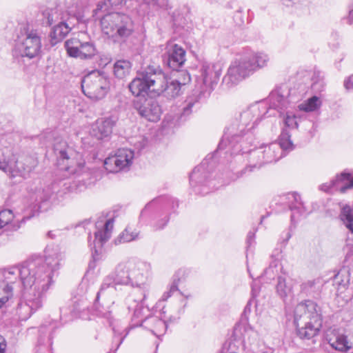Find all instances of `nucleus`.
<instances>
[{"label":"nucleus","instance_id":"nucleus-1","mask_svg":"<svg viewBox=\"0 0 353 353\" xmlns=\"http://www.w3.org/2000/svg\"><path fill=\"white\" fill-rule=\"evenodd\" d=\"M64 253L59 246H48L45 250V260L30 261L23 263L20 268L6 270L0 274V308L12 296L11 276L19 274L23 286V301L18 305V313L21 320H27L38 309L42 307L45 293L57 276Z\"/></svg>","mask_w":353,"mask_h":353},{"label":"nucleus","instance_id":"nucleus-2","mask_svg":"<svg viewBox=\"0 0 353 353\" xmlns=\"http://www.w3.org/2000/svg\"><path fill=\"white\" fill-rule=\"evenodd\" d=\"M126 1L100 0L93 10V17L100 20L102 32L114 42H124L134 32V23L129 15L110 10Z\"/></svg>","mask_w":353,"mask_h":353},{"label":"nucleus","instance_id":"nucleus-3","mask_svg":"<svg viewBox=\"0 0 353 353\" xmlns=\"http://www.w3.org/2000/svg\"><path fill=\"white\" fill-rule=\"evenodd\" d=\"M129 89L136 97L150 92L172 99L179 96L181 87L177 79L168 78L160 67L148 65L137 72L129 84Z\"/></svg>","mask_w":353,"mask_h":353},{"label":"nucleus","instance_id":"nucleus-4","mask_svg":"<svg viewBox=\"0 0 353 353\" xmlns=\"http://www.w3.org/2000/svg\"><path fill=\"white\" fill-rule=\"evenodd\" d=\"M260 107L254 105L243 111L239 118L236 119L226 130L218 146V150H225L232 154H236L241 152H245V142L243 137L250 130L253 128L260 115Z\"/></svg>","mask_w":353,"mask_h":353},{"label":"nucleus","instance_id":"nucleus-5","mask_svg":"<svg viewBox=\"0 0 353 353\" xmlns=\"http://www.w3.org/2000/svg\"><path fill=\"white\" fill-rule=\"evenodd\" d=\"M65 174L74 176L73 179L68 177L54 181L50 186L44 188H39L32 194V199L37 203L45 202L49 200L53 193H66L74 190L81 191L85 188L88 183V180L90 179V172L87 168L85 167L84 161L77 163V165H69L65 168Z\"/></svg>","mask_w":353,"mask_h":353},{"label":"nucleus","instance_id":"nucleus-6","mask_svg":"<svg viewBox=\"0 0 353 353\" xmlns=\"http://www.w3.org/2000/svg\"><path fill=\"white\" fill-rule=\"evenodd\" d=\"M293 148L294 145L290 139L289 132L283 130L279 137V142L262 144L250 152L248 165L241 171L240 176L247 172H251L259 170L265 164L276 162L284 155L285 151H290Z\"/></svg>","mask_w":353,"mask_h":353},{"label":"nucleus","instance_id":"nucleus-7","mask_svg":"<svg viewBox=\"0 0 353 353\" xmlns=\"http://www.w3.org/2000/svg\"><path fill=\"white\" fill-rule=\"evenodd\" d=\"M270 61L264 52H252L239 59L233 61L223 78V85L231 88L243 80L248 78L256 71L266 67Z\"/></svg>","mask_w":353,"mask_h":353},{"label":"nucleus","instance_id":"nucleus-8","mask_svg":"<svg viewBox=\"0 0 353 353\" xmlns=\"http://www.w3.org/2000/svg\"><path fill=\"white\" fill-rule=\"evenodd\" d=\"M294 323L301 339H310L317 335L322 318L316 303L308 300L297 304L294 310Z\"/></svg>","mask_w":353,"mask_h":353},{"label":"nucleus","instance_id":"nucleus-9","mask_svg":"<svg viewBox=\"0 0 353 353\" xmlns=\"http://www.w3.org/2000/svg\"><path fill=\"white\" fill-rule=\"evenodd\" d=\"M41 47V37L39 32L27 25L21 26L17 32L14 53L17 56L32 59L40 55Z\"/></svg>","mask_w":353,"mask_h":353},{"label":"nucleus","instance_id":"nucleus-10","mask_svg":"<svg viewBox=\"0 0 353 353\" xmlns=\"http://www.w3.org/2000/svg\"><path fill=\"white\" fill-rule=\"evenodd\" d=\"M82 91L92 100L103 99L110 88V82L104 72L93 70L85 75L81 81Z\"/></svg>","mask_w":353,"mask_h":353},{"label":"nucleus","instance_id":"nucleus-11","mask_svg":"<svg viewBox=\"0 0 353 353\" xmlns=\"http://www.w3.org/2000/svg\"><path fill=\"white\" fill-rule=\"evenodd\" d=\"M65 48L70 57L83 60L91 59L97 54L94 43L85 32H80L77 37L68 39Z\"/></svg>","mask_w":353,"mask_h":353},{"label":"nucleus","instance_id":"nucleus-12","mask_svg":"<svg viewBox=\"0 0 353 353\" xmlns=\"http://www.w3.org/2000/svg\"><path fill=\"white\" fill-rule=\"evenodd\" d=\"M222 69L221 63L202 62L200 68L201 74L196 80V88L209 96L214 86L219 81Z\"/></svg>","mask_w":353,"mask_h":353},{"label":"nucleus","instance_id":"nucleus-13","mask_svg":"<svg viewBox=\"0 0 353 353\" xmlns=\"http://www.w3.org/2000/svg\"><path fill=\"white\" fill-rule=\"evenodd\" d=\"M290 98L289 88L286 85H283L273 90L265 103L258 105L263 111V114H268L270 110H274L281 116L283 111L290 106L292 101Z\"/></svg>","mask_w":353,"mask_h":353},{"label":"nucleus","instance_id":"nucleus-14","mask_svg":"<svg viewBox=\"0 0 353 353\" xmlns=\"http://www.w3.org/2000/svg\"><path fill=\"white\" fill-rule=\"evenodd\" d=\"M6 163L7 168L6 169H2L3 172H9L13 177L19 176L27 178L36 168L38 162L34 157L28 156L17 161H15L14 157L12 159L10 158L6 159Z\"/></svg>","mask_w":353,"mask_h":353},{"label":"nucleus","instance_id":"nucleus-15","mask_svg":"<svg viewBox=\"0 0 353 353\" xmlns=\"http://www.w3.org/2000/svg\"><path fill=\"white\" fill-rule=\"evenodd\" d=\"M110 278H104L95 299V307L103 314L110 313L111 306L114 303L115 285Z\"/></svg>","mask_w":353,"mask_h":353},{"label":"nucleus","instance_id":"nucleus-16","mask_svg":"<svg viewBox=\"0 0 353 353\" xmlns=\"http://www.w3.org/2000/svg\"><path fill=\"white\" fill-rule=\"evenodd\" d=\"M134 152L128 148L119 149L114 155L105 159L104 166L110 172H117L128 169L132 163Z\"/></svg>","mask_w":353,"mask_h":353},{"label":"nucleus","instance_id":"nucleus-17","mask_svg":"<svg viewBox=\"0 0 353 353\" xmlns=\"http://www.w3.org/2000/svg\"><path fill=\"white\" fill-rule=\"evenodd\" d=\"M130 285L141 288L144 285L150 272V265L134 259H130Z\"/></svg>","mask_w":353,"mask_h":353},{"label":"nucleus","instance_id":"nucleus-18","mask_svg":"<svg viewBox=\"0 0 353 353\" xmlns=\"http://www.w3.org/2000/svg\"><path fill=\"white\" fill-rule=\"evenodd\" d=\"M118 117L116 115L98 119L92 125V135L97 139L109 137L112 134L113 128L116 125Z\"/></svg>","mask_w":353,"mask_h":353},{"label":"nucleus","instance_id":"nucleus-19","mask_svg":"<svg viewBox=\"0 0 353 353\" xmlns=\"http://www.w3.org/2000/svg\"><path fill=\"white\" fill-rule=\"evenodd\" d=\"M165 62L173 70H178L185 61V51L178 44L169 43L166 48Z\"/></svg>","mask_w":353,"mask_h":353},{"label":"nucleus","instance_id":"nucleus-20","mask_svg":"<svg viewBox=\"0 0 353 353\" xmlns=\"http://www.w3.org/2000/svg\"><path fill=\"white\" fill-rule=\"evenodd\" d=\"M233 337L236 341H241L243 346L247 347L257 341L258 333L249 324L241 323L234 327Z\"/></svg>","mask_w":353,"mask_h":353},{"label":"nucleus","instance_id":"nucleus-21","mask_svg":"<svg viewBox=\"0 0 353 353\" xmlns=\"http://www.w3.org/2000/svg\"><path fill=\"white\" fill-rule=\"evenodd\" d=\"M138 110L142 117L150 121L157 122L160 119L161 108L158 101L153 98L145 99Z\"/></svg>","mask_w":353,"mask_h":353},{"label":"nucleus","instance_id":"nucleus-22","mask_svg":"<svg viewBox=\"0 0 353 353\" xmlns=\"http://www.w3.org/2000/svg\"><path fill=\"white\" fill-rule=\"evenodd\" d=\"M130 259L119 263L114 272L105 276L110 278L111 283L116 285H130Z\"/></svg>","mask_w":353,"mask_h":353},{"label":"nucleus","instance_id":"nucleus-23","mask_svg":"<svg viewBox=\"0 0 353 353\" xmlns=\"http://www.w3.org/2000/svg\"><path fill=\"white\" fill-rule=\"evenodd\" d=\"M141 325L150 330L158 338L163 336L167 330L166 323L156 316H151L144 319L141 321Z\"/></svg>","mask_w":353,"mask_h":353},{"label":"nucleus","instance_id":"nucleus-24","mask_svg":"<svg viewBox=\"0 0 353 353\" xmlns=\"http://www.w3.org/2000/svg\"><path fill=\"white\" fill-rule=\"evenodd\" d=\"M97 231L95 232L94 244H98L99 246H102L111 236L112 232L114 226V220L110 219L107 220L103 224L100 222L97 223Z\"/></svg>","mask_w":353,"mask_h":353},{"label":"nucleus","instance_id":"nucleus-25","mask_svg":"<svg viewBox=\"0 0 353 353\" xmlns=\"http://www.w3.org/2000/svg\"><path fill=\"white\" fill-rule=\"evenodd\" d=\"M207 97H208V95L196 88L192 94L189 95L184 101L181 115H190L192 112L193 109L198 108L200 102Z\"/></svg>","mask_w":353,"mask_h":353},{"label":"nucleus","instance_id":"nucleus-26","mask_svg":"<svg viewBox=\"0 0 353 353\" xmlns=\"http://www.w3.org/2000/svg\"><path fill=\"white\" fill-rule=\"evenodd\" d=\"M288 199L290 202V209L292 211L291 221L294 222L299 216L304 214L306 209L301 200V196L296 192L288 194Z\"/></svg>","mask_w":353,"mask_h":353},{"label":"nucleus","instance_id":"nucleus-27","mask_svg":"<svg viewBox=\"0 0 353 353\" xmlns=\"http://www.w3.org/2000/svg\"><path fill=\"white\" fill-rule=\"evenodd\" d=\"M72 26L70 21V18H65L55 25L50 33V37L56 42L61 41L64 39L68 34L72 30Z\"/></svg>","mask_w":353,"mask_h":353},{"label":"nucleus","instance_id":"nucleus-28","mask_svg":"<svg viewBox=\"0 0 353 353\" xmlns=\"http://www.w3.org/2000/svg\"><path fill=\"white\" fill-rule=\"evenodd\" d=\"M53 150L59 160H69L74 154V151L68 146L67 142L59 138L54 140Z\"/></svg>","mask_w":353,"mask_h":353},{"label":"nucleus","instance_id":"nucleus-29","mask_svg":"<svg viewBox=\"0 0 353 353\" xmlns=\"http://www.w3.org/2000/svg\"><path fill=\"white\" fill-rule=\"evenodd\" d=\"M327 340L330 346L336 350L347 352L352 348V343L343 334L334 333L332 336H327Z\"/></svg>","mask_w":353,"mask_h":353},{"label":"nucleus","instance_id":"nucleus-30","mask_svg":"<svg viewBox=\"0 0 353 353\" xmlns=\"http://www.w3.org/2000/svg\"><path fill=\"white\" fill-rule=\"evenodd\" d=\"M43 17V23L47 26H52L54 23H59L61 20H63L66 15L61 10L56 8H46L42 12Z\"/></svg>","mask_w":353,"mask_h":353},{"label":"nucleus","instance_id":"nucleus-31","mask_svg":"<svg viewBox=\"0 0 353 353\" xmlns=\"http://www.w3.org/2000/svg\"><path fill=\"white\" fill-rule=\"evenodd\" d=\"M333 185H336V190L345 193L347 190L353 188V175L342 172L332 180Z\"/></svg>","mask_w":353,"mask_h":353},{"label":"nucleus","instance_id":"nucleus-32","mask_svg":"<svg viewBox=\"0 0 353 353\" xmlns=\"http://www.w3.org/2000/svg\"><path fill=\"white\" fill-rule=\"evenodd\" d=\"M323 286V281L321 279L308 280L301 285V291L307 295L312 296H318Z\"/></svg>","mask_w":353,"mask_h":353},{"label":"nucleus","instance_id":"nucleus-33","mask_svg":"<svg viewBox=\"0 0 353 353\" xmlns=\"http://www.w3.org/2000/svg\"><path fill=\"white\" fill-rule=\"evenodd\" d=\"M293 286L290 281H288L283 276H278L275 290L276 294L283 300L292 294Z\"/></svg>","mask_w":353,"mask_h":353},{"label":"nucleus","instance_id":"nucleus-34","mask_svg":"<svg viewBox=\"0 0 353 353\" xmlns=\"http://www.w3.org/2000/svg\"><path fill=\"white\" fill-rule=\"evenodd\" d=\"M186 271L185 270H179L173 276L172 283L170 285L169 290L165 292L162 296V300L166 301L170 298L175 292L178 291L179 285L185 280Z\"/></svg>","mask_w":353,"mask_h":353},{"label":"nucleus","instance_id":"nucleus-35","mask_svg":"<svg viewBox=\"0 0 353 353\" xmlns=\"http://www.w3.org/2000/svg\"><path fill=\"white\" fill-rule=\"evenodd\" d=\"M139 231L132 227H127L115 239L116 244H121L135 241L139 238Z\"/></svg>","mask_w":353,"mask_h":353},{"label":"nucleus","instance_id":"nucleus-36","mask_svg":"<svg viewBox=\"0 0 353 353\" xmlns=\"http://www.w3.org/2000/svg\"><path fill=\"white\" fill-rule=\"evenodd\" d=\"M340 219L345 228L353 233V208L350 205H344L341 210Z\"/></svg>","mask_w":353,"mask_h":353},{"label":"nucleus","instance_id":"nucleus-37","mask_svg":"<svg viewBox=\"0 0 353 353\" xmlns=\"http://www.w3.org/2000/svg\"><path fill=\"white\" fill-rule=\"evenodd\" d=\"M321 105L322 102L321 99L316 96H313L307 100L303 101L302 103L299 104L298 108L301 111L310 112L319 109Z\"/></svg>","mask_w":353,"mask_h":353},{"label":"nucleus","instance_id":"nucleus-38","mask_svg":"<svg viewBox=\"0 0 353 353\" xmlns=\"http://www.w3.org/2000/svg\"><path fill=\"white\" fill-rule=\"evenodd\" d=\"M131 63L128 60H119L114 64V74L119 79L124 78L130 73Z\"/></svg>","mask_w":353,"mask_h":353},{"label":"nucleus","instance_id":"nucleus-39","mask_svg":"<svg viewBox=\"0 0 353 353\" xmlns=\"http://www.w3.org/2000/svg\"><path fill=\"white\" fill-rule=\"evenodd\" d=\"M65 8L67 10L66 16L76 17L81 12L83 4L80 0H65Z\"/></svg>","mask_w":353,"mask_h":353},{"label":"nucleus","instance_id":"nucleus-40","mask_svg":"<svg viewBox=\"0 0 353 353\" xmlns=\"http://www.w3.org/2000/svg\"><path fill=\"white\" fill-rule=\"evenodd\" d=\"M145 292H143V296L137 299H132L131 297H128L126 301L128 307L130 311L132 310L134 312V316L139 318L142 310V301L145 299Z\"/></svg>","mask_w":353,"mask_h":353},{"label":"nucleus","instance_id":"nucleus-41","mask_svg":"<svg viewBox=\"0 0 353 353\" xmlns=\"http://www.w3.org/2000/svg\"><path fill=\"white\" fill-rule=\"evenodd\" d=\"M205 169V163L196 166L190 175V182L191 185L196 186L198 183L204 182L205 176L203 175Z\"/></svg>","mask_w":353,"mask_h":353},{"label":"nucleus","instance_id":"nucleus-42","mask_svg":"<svg viewBox=\"0 0 353 353\" xmlns=\"http://www.w3.org/2000/svg\"><path fill=\"white\" fill-rule=\"evenodd\" d=\"M281 262L279 259H273L268 268L264 271V275L268 279H273L279 272Z\"/></svg>","mask_w":353,"mask_h":353},{"label":"nucleus","instance_id":"nucleus-43","mask_svg":"<svg viewBox=\"0 0 353 353\" xmlns=\"http://www.w3.org/2000/svg\"><path fill=\"white\" fill-rule=\"evenodd\" d=\"M14 219V214L10 210H3L0 212V229L8 225Z\"/></svg>","mask_w":353,"mask_h":353},{"label":"nucleus","instance_id":"nucleus-44","mask_svg":"<svg viewBox=\"0 0 353 353\" xmlns=\"http://www.w3.org/2000/svg\"><path fill=\"white\" fill-rule=\"evenodd\" d=\"M283 114V121L285 126L290 128H296L298 126V123L296 121V117L292 112L287 111L285 114Z\"/></svg>","mask_w":353,"mask_h":353},{"label":"nucleus","instance_id":"nucleus-45","mask_svg":"<svg viewBox=\"0 0 353 353\" xmlns=\"http://www.w3.org/2000/svg\"><path fill=\"white\" fill-rule=\"evenodd\" d=\"M191 81V77L190 74L187 71H181V77L177 80L178 82L180 83V85H185L190 83Z\"/></svg>","mask_w":353,"mask_h":353},{"label":"nucleus","instance_id":"nucleus-46","mask_svg":"<svg viewBox=\"0 0 353 353\" xmlns=\"http://www.w3.org/2000/svg\"><path fill=\"white\" fill-rule=\"evenodd\" d=\"M343 272H345V271L341 270L340 272H339L336 274L334 275V282L336 284H337L339 285H343V287H345L347 285V283H348V281L347 280L345 282L344 280L341 279V277L343 275Z\"/></svg>","mask_w":353,"mask_h":353},{"label":"nucleus","instance_id":"nucleus-47","mask_svg":"<svg viewBox=\"0 0 353 353\" xmlns=\"http://www.w3.org/2000/svg\"><path fill=\"white\" fill-rule=\"evenodd\" d=\"M332 182V180L329 183L322 184L320 186V189L324 192H330L332 190V188H334L336 190V185H333Z\"/></svg>","mask_w":353,"mask_h":353},{"label":"nucleus","instance_id":"nucleus-48","mask_svg":"<svg viewBox=\"0 0 353 353\" xmlns=\"http://www.w3.org/2000/svg\"><path fill=\"white\" fill-rule=\"evenodd\" d=\"M344 87L347 90L353 89V74L345 79Z\"/></svg>","mask_w":353,"mask_h":353},{"label":"nucleus","instance_id":"nucleus-49","mask_svg":"<svg viewBox=\"0 0 353 353\" xmlns=\"http://www.w3.org/2000/svg\"><path fill=\"white\" fill-rule=\"evenodd\" d=\"M7 343L5 338L0 335V353H5Z\"/></svg>","mask_w":353,"mask_h":353},{"label":"nucleus","instance_id":"nucleus-50","mask_svg":"<svg viewBox=\"0 0 353 353\" xmlns=\"http://www.w3.org/2000/svg\"><path fill=\"white\" fill-rule=\"evenodd\" d=\"M156 201L153 200L149 203H148L144 209L141 212V216L143 217L147 213V212L153 206L154 203H155Z\"/></svg>","mask_w":353,"mask_h":353},{"label":"nucleus","instance_id":"nucleus-51","mask_svg":"<svg viewBox=\"0 0 353 353\" xmlns=\"http://www.w3.org/2000/svg\"><path fill=\"white\" fill-rule=\"evenodd\" d=\"M7 164L6 163V158L0 157V170L6 169Z\"/></svg>","mask_w":353,"mask_h":353},{"label":"nucleus","instance_id":"nucleus-52","mask_svg":"<svg viewBox=\"0 0 353 353\" xmlns=\"http://www.w3.org/2000/svg\"><path fill=\"white\" fill-rule=\"evenodd\" d=\"M168 219H167L166 220H164L162 223V224H161L160 225H157L156 226V229H162L163 228V227L166 225V223H168Z\"/></svg>","mask_w":353,"mask_h":353},{"label":"nucleus","instance_id":"nucleus-53","mask_svg":"<svg viewBox=\"0 0 353 353\" xmlns=\"http://www.w3.org/2000/svg\"><path fill=\"white\" fill-rule=\"evenodd\" d=\"M252 292L253 298H255L257 296V293L254 285H252Z\"/></svg>","mask_w":353,"mask_h":353},{"label":"nucleus","instance_id":"nucleus-54","mask_svg":"<svg viewBox=\"0 0 353 353\" xmlns=\"http://www.w3.org/2000/svg\"><path fill=\"white\" fill-rule=\"evenodd\" d=\"M254 236V234H252V233H249L248 234V243L250 245L251 243V240L252 239V237Z\"/></svg>","mask_w":353,"mask_h":353},{"label":"nucleus","instance_id":"nucleus-55","mask_svg":"<svg viewBox=\"0 0 353 353\" xmlns=\"http://www.w3.org/2000/svg\"><path fill=\"white\" fill-rule=\"evenodd\" d=\"M60 312H61V314L64 315V316H66L68 314L67 312L65 311L64 308L63 307H61L60 309Z\"/></svg>","mask_w":353,"mask_h":353},{"label":"nucleus","instance_id":"nucleus-56","mask_svg":"<svg viewBox=\"0 0 353 353\" xmlns=\"http://www.w3.org/2000/svg\"><path fill=\"white\" fill-rule=\"evenodd\" d=\"M347 20H348V23H350V24H352L353 23V17H350V14L348 15Z\"/></svg>","mask_w":353,"mask_h":353},{"label":"nucleus","instance_id":"nucleus-57","mask_svg":"<svg viewBox=\"0 0 353 353\" xmlns=\"http://www.w3.org/2000/svg\"><path fill=\"white\" fill-rule=\"evenodd\" d=\"M290 0H284L283 3L287 6H290Z\"/></svg>","mask_w":353,"mask_h":353},{"label":"nucleus","instance_id":"nucleus-58","mask_svg":"<svg viewBox=\"0 0 353 353\" xmlns=\"http://www.w3.org/2000/svg\"><path fill=\"white\" fill-rule=\"evenodd\" d=\"M349 14L350 15V17H353V8L350 10Z\"/></svg>","mask_w":353,"mask_h":353},{"label":"nucleus","instance_id":"nucleus-59","mask_svg":"<svg viewBox=\"0 0 353 353\" xmlns=\"http://www.w3.org/2000/svg\"><path fill=\"white\" fill-rule=\"evenodd\" d=\"M48 236H50V237H52V238H53V237H54L53 234H52V232H48Z\"/></svg>","mask_w":353,"mask_h":353},{"label":"nucleus","instance_id":"nucleus-60","mask_svg":"<svg viewBox=\"0 0 353 353\" xmlns=\"http://www.w3.org/2000/svg\"><path fill=\"white\" fill-rule=\"evenodd\" d=\"M290 238V234L289 233L287 234V240Z\"/></svg>","mask_w":353,"mask_h":353}]
</instances>
